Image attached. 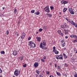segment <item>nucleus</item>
Returning a JSON list of instances; mask_svg holds the SVG:
<instances>
[{
    "instance_id": "1",
    "label": "nucleus",
    "mask_w": 77,
    "mask_h": 77,
    "mask_svg": "<svg viewBox=\"0 0 77 77\" xmlns=\"http://www.w3.org/2000/svg\"><path fill=\"white\" fill-rule=\"evenodd\" d=\"M29 43L30 44H29V45H30L31 47H32V48H35L36 47V44L33 43V41H30Z\"/></svg>"
},
{
    "instance_id": "2",
    "label": "nucleus",
    "mask_w": 77,
    "mask_h": 77,
    "mask_svg": "<svg viewBox=\"0 0 77 77\" xmlns=\"http://www.w3.org/2000/svg\"><path fill=\"white\" fill-rule=\"evenodd\" d=\"M56 58L58 60L59 59H60V60H63V56L62 54H61L60 55H56Z\"/></svg>"
},
{
    "instance_id": "3",
    "label": "nucleus",
    "mask_w": 77,
    "mask_h": 77,
    "mask_svg": "<svg viewBox=\"0 0 77 77\" xmlns=\"http://www.w3.org/2000/svg\"><path fill=\"white\" fill-rule=\"evenodd\" d=\"M44 9L45 11L48 13H49L50 12V8H49V6L48 5L45 7L44 8Z\"/></svg>"
},
{
    "instance_id": "4",
    "label": "nucleus",
    "mask_w": 77,
    "mask_h": 77,
    "mask_svg": "<svg viewBox=\"0 0 77 77\" xmlns=\"http://www.w3.org/2000/svg\"><path fill=\"white\" fill-rule=\"evenodd\" d=\"M20 73V71H18V69H16L14 72V74L17 77L19 75Z\"/></svg>"
},
{
    "instance_id": "5",
    "label": "nucleus",
    "mask_w": 77,
    "mask_h": 77,
    "mask_svg": "<svg viewBox=\"0 0 77 77\" xmlns=\"http://www.w3.org/2000/svg\"><path fill=\"white\" fill-rule=\"evenodd\" d=\"M69 11L71 14H74L75 12L74 11H73V10L72 9V8H70L69 9Z\"/></svg>"
},
{
    "instance_id": "6",
    "label": "nucleus",
    "mask_w": 77,
    "mask_h": 77,
    "mask_svg": "<svg viewBox=\"0 0 77 77\" xmlns=\"http://www.w3.org/2000/svg\"><path fill=\"white\" fill-rule=\"evenodd\" d=\"M39 47H40V48H41L42 49H43V50H47V47H45V48H44L42 47V42L40 43V45Z\"/></svg>"
},
{
    "instance_id": "7",
    "label": "nucleus",
    "mask_w": 77,
    "mask_h": 77,
    "mask_svg": "<svg viewBox=\"0 0 77 77\" xmlns=\"http://www.w3.org/2000/svg\"><path fill=\"white\" fill-rule=\"evenodd\" d=\"M70 38H75V39H77V36L76 35H70Z\"/></svg>"
},
{
    "instance_id": "8",
    "label": "nucleus",
    "mask_w": 77,
    "mask_h": 77,
    "mask_svg": "<svg viewBox=\"0 0 77 77\" xmlns=\"http://www.w3.org/2000/svg\"><path fill=\"white\" fill-rule=\"evenodd\" d=\"M39 65V63H38L35 62L34 63V66L35 68H37L38 66Z\"/></svg>"
},
{
    "instance_id": "9",
    "label": "nucleus",
    "mask_w": 77,
    "mask_h": 77,
    "mask_svg": "<svg viewBox=\"0 0 77 77\" xmlns=\"http://www.w3.org/2000/svg\"><path fill=\"white\" fill-rule=\"evenodd\" d=\"M13 54L14 56H16L17 55V54H18V52H17V51H13Z\"/></svg>"
},
{
    "instance_id": "10",
    "label": "nucleus",
    "mask_w": 77,
    "mask_h": 77,
    "mask_svg": "<svg viewBox=\"0 0 77 77\" xmlns=\"http://www.w3.org/2000/svg\"><path fill=\"white\" fill-rule=\"evenodd\" d=\"M36 39H37V41L40 42L41 41V37H37Z\"/></svg>"
},
{
    "instance_id": "11",
    "label": "nucleus",
    "mask_w": 77,
    "mask_h": 77,
    "mask_svg": "<svg viewBox=\"0 0 77 77\" xmlns=\"http://www.w3.org/2000/svg\"><path fill=\"white\" fill-rule=\"evenodd\" d=\"M64 31L65 32V34H68V32H69V31H68V30L65 29H64Z\"/></svg>"
},
{
    "instance_id": "12",
    "label": "nucleus",
    "mask_w": 77,
    "mask_h": 77,
    "mask_svg": "<svg viewBox=\"0 0 77 77\" xmlns=\"http://www.w3.org/2000/svg\"><path fill=\"white\" fill-rule=\"evenodd\" d=\"M56 72L57 73V75L58 76H61V74H60V72H58L57 71H56Z\"/></svg>"
},
{
    "instance_id": "13",
    "label": "nucleus",
    "mask_w": 77,
    "mask_h": 77,
    "mask_svg": "<svg viewBox=\"0 0 77 77\" xmlns=\"http://www.w3.org/2000/svg\"><path fill=\"white\" fill-rule=\"evenodd\" d=\"M53 52H54L55 54H59V51H57V50H55L54 51H53Z\"/></svg>"
},
{
    "instance_id": "14",
    "label": "nucleus",
    "mask_w": 77,
    "mask_h": 77,
    "mask_svg": "<svg viewBox=\"0 0 77 77\" xmlns=\"http://www.w3.org/2000/svg\"><path fill=\"white\" fill-rule=\"evenodd\" d=\"M40 14V12H39V11H38L37 12H35V14L37 15H38Z\"/></svg>"
},
{
    "instance_id": "15",
    "label": "nucleus",
    "mask_w": 77,
    "mask_h": 77,
    "mask_svg": "<svg viewBox=\"0 0 77 77\" xmlns=\"http://www.w3.org/2000/svg\"><path fill=\"white\" fill-rule=\"evenodd\" d=\"M67 9H68L67 8H64L63 10V12H65L66 11H67Z\"/></svg>"
},
{
    "instance_id": "16",
    "label": "nucleus",
    "mask_w": 77,
    "mask_h": 77,
    "mask_svg": "<svg viewBox=\"0 0 77 77\" xmlns=\"http://www.w3.org/2000/svg\"><path fill=\"white\" fill-rule=\"evenodd\" d=\"M71 23V24H72V25H74V26H75V24H76V23L74 22H73V21H71V23Z\"/></svg>"
},
{
    "instance_id": "17",
    "label": "nucleus",
    "mask_w": 77,
    "mask_h": 77,
    "mask_svg": "<svg viewBox=\"0 0 77 77\" xmlns=\"http://www.w3.org/2000/svg\"><path fill=\"white\" fill-rule=\"evenodd\" d=\"M19 59H20V60H21V61H22V60H23V56L20 57H19Z\"/></svg>"
},
{
    "instance_id": "18",
    "label": "nucleus",
    "mask_w": 77,
    "mask_h": 77,
    "mask_svg": "<svg viewBox=\"0 0 77 77\" xmlns=\"http://www.w3.org/2000/svg\"><path fill=\"white\" fill-rule=\"evenodd\" d=\"M68 3V1H64V5H65V4H66Z\"/></svg>"
},
{
    "instance_id": "19",
    "label": "nucleus",
    "mask_w": 77,
    "mask_h": 77,
    "mask_svg": "<svg viewBox=\"0 0 77 77\" xmlns=\"http://www.w3.org/2000/svg\"><path fill=\"white\" fill-rule=\"evenodd\" d=\"M56 50V47L55 46H54L53 47V51H55Z\"/></svg>"
},
{
    "instance_id": "20",
    "label": "nucleus",
    "mask_w": 77,
    "mask_h": 77,
    "mask_svg": "<svg viewBox=\"0 0 77 77\" xmlns=\"http://www.w3.org/2000/svg\"><path fill=\"white\" fill-rule=\"evenodd\" d=\"M62 31H61V30H58L57 31V32L59 34H60L61 33V32Z\"/></svg>"
},
{
    "instance_id": "21",
    "label": "nucleus",
    "mask_w": 77,
    "mask_h": 77,
    "mask_svg": "<svg viewBox=\"0 0 77 77\" xmlns=\"http://www.w3.org/2000/svg\"><path fill=\"white\" fill-rule=\"evenodd\" d=\"M46 15H47L49 17H51L52 16L50 14H47Z\"/></svg>"
},
{
    "instance_id": "22",
    "label": "nucleus",
    "mask_w": 77,
    "mask_h": 77,
    "mask_svg": "<svg viewBox=\"0 0 77 77\" xmlns=\"http://www.w3.org/2000/svg\"><path fill=\"white\" fill-rule=\"evenodd\" d=\"M36 72L37 74H39V73L40 72V71H38V70H36Z\"/></svg>"
},
{
    "instance_id": "23",
    "label": "nucleus",
    "mask_w": 77,
    "mask_h": 77,
    "mask_svg": "<svg viewBox=\"0 0 77 77\" xmlns=\"http://www.w3.org/2000/svg\"><path fill=\"white\" fill-rule=\"evenodd\" d=\"M50 8L51 10H53V9H54V7L53 6H51Z\"/></svg>"
},
{
    "instance_id": "24",
    "label": "nucleus",
    "mask_w": 77,
    "mask_h": 77,
    "mask_svg": "<svg viewBox=\"0 0 77 77\" xmlns=\"http://www.w3.org/2000/svg\"><path fill=\"white\" fill-rule=\"evenodd\" d=\"M42 44L44 46H46V43L43 42Z\"/></svg>"
},
{
    "instance_id": "25",
    "label": "nucleus",
    "mask_w": 77,
    "mask_h": 77,
    "mask_svg": "<svg viewBox=\"0 0 77 77\" xmlns=\"http://www.w3.org/2000/svg\"><path fill=\"white\" fill-rule=\"evenodd\" d=\"M16 12H17V9H14V14H16Z\"/></svg>"
},
{
    "instance_id": "26",
    "label": "nucleus",
    "mask_w": 77,
    "mask_h": 77,
    "mask_svg": "<svg viewBox=\"0 0 77 77\" xmlns=\"http://www.w3.org/2000/svg\"><path fill=\"white\" fill-rule=\"evenodd\" d=\"M25 38V36L24 35H22V36H21V39H24Z\"/></svg>"
},
{
    "instance_id": "27",
    "label": "nucleus",
    "mask_w": 77,
    "mask_h": 77,
    "mask_svg": "<svg viewBox=\"0 0 77 77\" xmlns=\"http://www.w3.org/2000/svg\"><path fill=\"white\" fill-rule=\"evenodd\" d=\"M9 31L8 30H7L6 32V34L8 35L9 34Z\"/></svg>"
},
{
    "instance_id": "28",
    "label": "nucleus",
    "mask_w": 77,
    "mask_h": 77,
    "mask_svg": "<svg viewBox=\"0 0 77 77\" xmlns=\"http://www.w3.org/2000/svg\"><path fill=\"white\" fill-rule=\"evenodd\" d=\"M50 71H47L46 72V74L48 75H49V74H50Z\"/></svg>"
},
{
    "instance_id": "29",
    "label": "nucleus",
    "mask_w": 77,
    "mask_h": 77,
    "mask_svg": "<svg viewBox=\"0 0 77 77\" xmlns=\"http://www.w3.org/2000/svg\"><path fill=\"white\" fill-rule=\"evenodd\" d=\"M1 54H4L5 53V51H2L1 52Z\"/></svg>"
},
{
    "instance_id": "30",
    "label": "nucleus",
    "mask_w": 77,
    "mask_h": 77,
    "mask_svg": "<svg viewBox=\"0 0 77 77\" xmlns=\"http://www.w3.org/2000/svg\"><path fill=\"white\" fill-rule=\"evenodd\" d=\"M44 29L45 30H46L48 28L47 27V26H45L44 27Z\"/></svg>"
},
{
    "instance_id": "31",
    "label": "nucleus",
    "mask_w": 77,
    "mask_h": 77,
    "mask_svg": "<svg viewBox=\"0 0 77 77\" xmlns=\"http://www.w3.org/2000/svg\"><path fill=\"white\" fill-rule=\"evenodd\" d=\"M65 67H68V65L67 63H65Z\"/></svg>"
},
{
    "instance_id": "32",
    "label": "nucleus",
    "mask_w": 77,
    "mask_h": 77,
    "mask_svg": "<svg viewBox=\"0 0 77 77\" xmlns=\"http://www.w3.org/2000/svg\"><path fill=\"white\" fill-rule=\"evenodd\" d=\"M23 67H24V68H26V67L27 66V65L26 64H25L23 65Z\"/></svg>"
},
{
    "instance_id": "33",
    "label": "nucleus",
    "mask_w": 77,
    "mask_h": 77,
    "mask_svg": "<svg viewBox=\"0 0 77 77\" xmlns=\"http://www.w3.org/2000/svg\"><path fill=\"white\" fill-rule=\"evenodd\" d=\"M41 60H42V62H45V60L44 59H41Z\"/></svg>"
},
{
    "instance_id": "34",
    "label": "nucleus",
    "mask_w": 77,
    "mask_h": 77,
    "mask_svg": "<svg viewBox=\"0 0 77 77\" xmlns=\"http://www.w3.org/2000/svg\"><path fill=\"white\" fill-rule=\"evenodd\" d=\"M66 14L67 15H69V12L68 11H66Z\"/></svg>"
},
{
    "instance_id": "35",
    "label": "nucleus",
    "mask_w": 77,
    "mask_h": 77,
    "mask_svg": "<svg viewBox=\"0 0 77 77\" xmlns=\"http://www.w3.org/2000/svg\"><path fill=\"white\" fill-rule=\"evenodd\" d=\"M64 0H62L61 1V3H62V4H64Z\"/></svg>"
},
{
    "instance_id": "36",
    "label": "nucleus",
    "mask_w": 77,
    "mask_h": 77,
    "mask_svg": "<svg viewBox=\"0 0 77 77\" xmlns=\"http://www.w3.org/2000/svg\"><path fill=\"white\" fill-rule=\"evenodd\" d=\"M73 42H74V43H75V42H77V40H76V39H75V40H73Z\"/></svg>"
},
{
    "instance_id": "37",
    "label": "nucleus",
    "mask_w": 77,
    "mask_h": 77,
    "mask_svg": "<svg viewBox=\"0 0 77 77\" xmlns=\"http://www.w3.org/2000/svg\"><path fill=\"white\" fill-rule=\"evenodd\" d=\"M31 13H34L35 12V10H32L31 11Z\"/></svg>"
},
{
    "instance_id": "38",
    "label": "nucleus",
    "mask_w": 77,
    "mask_h": 77,
    "mask_svg": "<svg viewBox=\"0 0 77 77\" xmlns=\"http://www.w3.org/2000/svg\"><path fill=\"white\" fill-rule=\"evenodd\" d=\"M16 35H17V36H19V34H18V33L17 32H16L15 33Z\"/></svg>"
},
{
    "instance_id": "39",
    "label": "nucleus",
    "mask_w": 77,
    "mask_h": 77,
    "mask_svg": "<svg viewBox=\"0 0 77 77\" xmlns=\"http://www.w3.org/2000/svg\"><path fill=\"white\" fill-rule=\"evenodd\" d=\"M43 29H41V28H40L39 30V32H42V30H43Z\"/></svg>"
},
{
    "instance_id": "40",
    "label": "nucleus",
    "mask_w": 77,
    "mask_h": 77,
    "mask_svg": "<svg viewBox=\"0 0 77 77\" xmlns=\"http://www.w3.org/2000/svg\"><path fill=\"white\" fill-rule=\"evenodd\" d=\"M65 42H63V44L62 45V47H65Z\"/></svg>"
},
{
    "instance_id": "41",
    "label": "nucleus",
    "mask_w": 77,
    "mask_h": 77,
    "mask_svg": "<svg viewBox=\"0 0 77 77\" xmlns=\"http://www.w3.org/2000/svg\"><path fill=\"white\" fill-rule=\"evenodd\" d=\"M22 35H23V36H25L26 33H25L24 32H23Z\"/></svg>"
},
{
    "instance_id": "42",
    "label": "nucleus",
    "mask_w": 77,
    "mask_h": 77,
    "mask_svg": "<svg viewBox=\"0 0 77 77\" xmlns=\"http://www.w3.org/2000/svg\"><path fill=\"white\" fill-rule=\"evenodd\" d=\"M64 59H66V58H67L68 57V56H67L66 55L65 56H64Z\"/></svg>"
},
{
    "instance_id": "43",
    "label": "nucleus",
    "mask_w": 77,
    "mask_h": 77,
    "mask_svg": "<svg viewBox=\"0 0 77 77\" xmlns=\"http://www.w3.org/2000/svg\"><path fill=\"white\" fill-rule=\"evenodd\" d=\"M63 75L64 76H65L66 77H67V75H66V74H63Z\"/></svg>"
},
{
    "instance_id": "44",
    "label": "nucleus",
    "mask_w": 77,
    "mask_h": 77,
    "mask_svg": "<svg viewBox=\"0 0 77 77\" xmlns=\"http://www.w3.org/2000/svg\"><path fill=\"white\" fill-rule=\"evenodd\" d=\"M57 66L58 67V69H60V66H59V65H57Z\"/></svg>"
},
{
    "instance_id": "45",
    "label": "nucleus",
    "mask_w": 77,
    "mask_h": 77,
    "mask_svg": "<svg viewBox=\"0 0 77 77\" xmlns=\"http://www.w3.org/2000/svg\"><path fill=\"white\" fill-rule=\"evenodd\" d=\"M70 56L71 57H72V53H71L70 54Z\"/></svg>"
},
{
    "instance_id": "46",
    "label": "nucleus",
    "mask_w": 77,
    "mask_h": 77,
    "mask_svg": "<svg viewBox=\"0 0 77 77\" xmlns=\"http://www.w3.org/2000/svg\"><path fill=\"white\" fill-rule=\"evenodd\" d=\"M74 76L75 77H77V74H75L74 75Z\"/></svg>"
},
{
    "instance_id": "47",
    "label": "nucleus",
    "mask_w": 77,
    "mask_h": 77,
    "mask_svg": "<svg viewBox=\"0 0 77 77\" xmlns=\"http://www.w3.org/2000/svg\"><path fill=\"white\" fill-rule=\"evenodd\" d=\"M63 26L65 28H66V25H63Z\"/></svg>"
},
{
    "instance_id": "48",
    "label": "nucleus",
    "mask_w": 77,
    "mask_h": 77,
    "mask_svg": "<svg viewBox=\"0 0 77 77\" xmlns=\"http://www.w3.org/2000/svg\"><path fill=\"white\" fill-rule=\"evenodd\" d=\"M68 21H69V23H71V20H68Z\"/></svg>"
},
{
    "instance_id": "49",
    "label": "nucleus",
    "mask_w": 77,
    "mask_h": 77,
    "mask_svg": "<svg viewBox=\"0 0 77 77\" xmlns=\"http://www.w3.org/2000/svg\"><path fill=\"white\" fill-rule=\"evenodd\" d=\"M65 19L66 20H67V21H68V20H69V19H68V18H65Z\"/></svg>"
},
{
    "instance_id": "50",
    "label": "nucleus",
    "mask_w": 77,
    "mask_h": 77,
    "mask_svg": "<svg viewBox=\"0 0 77 77\" xmlns=\"http://www.w3.org/2000/svg\"><path fill=\"white\" fill-rule=\"evenodd\" d=\"M75 27L77 28V23H76V24H75Z\"/></svg>"
},
{
    "instance_id": "51",
    "label": "nucleus",
    "mask_w": 77,
    "mask_h": 77,
    "mask_svg": "<svg viewBox=\"0 0 77 77\" xmlns=\"http://www.w3.org/2000/svg\"><path fill=\"white\" fill-rule=\"evenodd\" d=\"M46 57L45 56H44V57H43V59H45V60L46 59Z\"/></svg>"
},
{
    "instance_id": "52",
    "label": "nucleus",
    "mask_w": 77,
    "mask_h": 77,
    "mask_svg": "<svg viewBox=\"0 0 77 77\" xmlns=\"http://www.w3.org/2000/svg\"><path fill=\"white\" fill-rule=\"evenodd\" d=\"M41 75V76L42 77H44V75L42 74H41V75Z\"/></svg>"
},
{
    "instance_id": "53",
    "label": "nucleus",
    "mask_w": 77,
    "mask_h": 77,
    "mask_svg": "<svg viewBox=\"0 0 77 77\" xmlns=\"http://www.w3.org/2000/svg\"><path fill=\"white\" fill-rule=\"evenodd\" d=\"M30 39H31V37H29V38H28V40H30Z\"/></svg>"
},
{
    "instance_id": "54",
    "label": "nucleus",
    "mask_w": 77,
    "mask_h": 77,
    "mask_svg": "<svg viewBox=\"0 0 77 77\" xmlns=\"http://www.w3.org/2000/svg\"><path fill=\"white\" fill-rule=\"evenodd\" d=\"M63 56H66V54H65L63 53Z\"/></svg>"
},
{
    "instance_id": "55",
    "label": "nucleus",
    "mask_w": 77,
    "mask_h": 77,
    "mask_svg": "<svg viewBox=\"0 0 77 77\" xmlns=\"http://www.w3.org/2000/svg\"><path fill=\"white\" fill-rule=\"evenodd\" d=\"M61 36H63V33H61Z\"/></svg>"
},
{
    "instance_id": "56",
    "label": "nucleus",
    "mask_w": 77,
    "mask_h": 77,
    "mask_svg": "<svg viewBox=\"0 0 77 77\" xmlns=\"http://www.w3.org/2000/svg\"><path fill=\"white\" fill-rule=\"evenodd\" d=\"M2 70H0V73H2Z\"/></svg>"
},
{
    "instance_id": "57",
    "label": "nucleus",
    "mask_w": 77,
    "mask_h": 77,
    "mask_svg": "<svg viewBox=\"0 0 77 77\" xmlns=\"http://www.w3.org/2000/svg\"><path fill=\"white\" fill-rule=\"evenodd\" d=\"M49 77H54L53 75H50L49 76Z\"/></svg>"
},
{
    "instance_id": "58",
    "label": "nucleus",
    "mask_w": 77,
    "mask_h": 77,
    "mask_svg": "<svg viewBox=\"0 0 77 77\" xmlns=\"http://www.w3.org/2000/svg\"><path fill=\"white\" fill-rule=\"evenodd\" d=\"M35 77H38V74H36V75H35Z\"/></svg>"
},
{
    "instance_id": "59",
    "label": "nucleus",
    "mask_w": 77,
    "mask_h": 77,
    "mask_svg": "<svg viewBox=\"0 0 77 77\" xmlns=\"http://www.w3.org/2000/svg\"><path fill=\"white\" fill-rule=\"evenodd\" d=\"M69 27V26L68 25H67L66 26V28H68Z\"/></svg>"
},
{
    "instance_id": "60",
    "label": "nucleus",
    "mask_w": 77,
    "mask_h": 77,
    "mask_svg": "<svg viewBox=\"0 0 77 77\" xmlns=\"http://www.w3.org/2000/svg\"><path fill=\"white\" fill-rule=\"evenodd\" d=\"M65 38H66V39L68 38V36H66L65 37Z\"/></svg>"
},
{
    "instance_id": "61",
    "label": "nucleus",
    "mask_w": 77,
    "mask_h": 77,
    "mask_svg": "<svg viewBox=\"0 0 77 77\" xmlns=\"http://www.w3.org/2000/svg\"><path fill=\"white\" fill-rule=\"evenodd\" d=\"M63 42H64V41H63V40H62V41H61V42H62V43H63Z\"/></svg>"
},
{
    "instance_id": "62",
    "label": "nucleus",
    "mask_w": 77,
    "mask_h": 77,
    "mask_svg": "<svg viewBox=\"0 0 77 77\" xmlns=\"http://www.w3.org/2000/svg\"><path fill=\"white\" fill-rule=\"evenodd\" d=\"M57 66V64H56H56H55V68H56Z\"/></svg>"
},
{
    "instance_id": "63",
    "label": "nucleus",
    "mask_w": 77,
    "mask_h": 77,
    "mask_svg": "<svg viewBox=\"0 0 77 77\" xmlns=\"http://www.w3.org/2000/svg\"><path fill=\"white\" fill-rule=\"evenodd\" d=\"M63 26H60V27L61 28H63Z\"/></svg>"
},
{
    "instance_id": "64",
    "label": "nucleus",
    "mask_w": 77,
    "mask_h": 77,
    "mask_svg": "<svg viewBox=\"0 0 77 77\" xmlns=\"http://www.w3.org/2000/svg\"><path fill=\"white\" fill-rule=\"evenodd\" d=\"M2 9H3V10H4V9H5V7H3L2 8Z\"/></svg>"
}]
</instances>
